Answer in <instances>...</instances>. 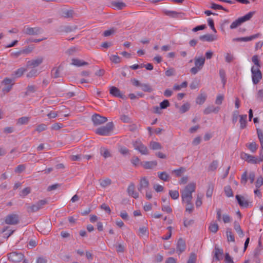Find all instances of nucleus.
<instances>
[{"label":"nucleus","instance_id":"nucleus-26","mask_svg":"<svg viewBox=\"0 0 263 263\" xmlns=\"http://www.w3.org/2000/svg\"><path fill=\"white\" fill-rule=\"evenodd\" d=\"M239 123H240V128L241 129H244L247 127V115H242L239 116Z\"/></svg>","mask_w":263,"mask_h":263},{"label":"nucleus","instance_id":"nucleus-53","mask_svg":"<svg viewBox=\"0 0 263 263\" xmlns=\"http://www.w3.org/2000/svg\"><path fill=\"white\" fill-rule=\"evenodd\" d=\"M248 180V173L247 171L243 173L241 177V183L245 185Z\"/></svg>","mask_w":263,"mask_h":263},{"label":"nucleus","instance_id":"nucleus-48","mask_svg":"<svg viewBox=\"0 0 263 263\" xmlns=\"http://www.w3.org/2000/svg\"><path fill=\"white\" fill-rule=\"evenodd\" d=\"M141 87H142V90L144 92H151L153 90L151 86L148 84H142Z\"/></svg>","mask_w":263,"mask_h":263},{"label":"nucleus","instance_id":"nucleus-42","mask_svg":"<svg viewBox=\"0 0 263 263\" xmlns=\"http://www.w3.org/2000/svg\"><path fill=\"white\" fill-rule=\"evenodd\" d=\"M30 118L28 117H23L19 118L17 120V123L20 125L26 124L29 121Z\"/></svg>","mask_w":263,"mask_h":263},{"label":"nucleus","instance_id":"nucleus-13","mask_svg":"<svg viewBox=\"0 0 263 263\" xmlns=\"http://www.w3.org/2000/svg\"><path fill=\"white\" fill-rule=\"evenodd\" d=\"M12 82V79L8 78H5L3 81L2 84H4L5 86L2 88V91L4 94L9 92L12 89L13 85Z\"/></svg>","mask_w":263,"mask_h":263},{"label":"nucleus","instance_id":"nucleus-28","mask_svg":"<svg viewBox=\"0 0 263 263\" xmlns=\"http://www.w3.org/2000/svg\"><path fill=\"white\" fill-rule=\"evenodd\" d=\"M63 69V67L60 65L58 67H54L51 70V74L54 78L60 77V71Z\"/></svg>","mask_w":263,"mask_h":263},{"label":"nucleus","instance_id":"nucleus-9","mask_svg":"<svg viewBox=\"0 0 263 263\" xmlns=\"http://www.w3.org/2000/svg\"><path fill=\"white\" fill-rule=\"evenodd\" d=\"M24 33L29 35H36L43 32V29L39 27L24 28L23 30Z\"/></svg>","mask_w":263,"mask_h":263},{"label":"nucleus","instance_id":"nucleus-56","mask_svg":"<svg viewBox=\"0 0 263 263\" xmlns=\"http://www.w3.org/2000/svg\"><path fill=\"white\" fill-rule=\"evenodd\" d=\"M110 60L116 64L119 63L121 62V58L117 55H112L110 57Z\"/></svg>","mask_w":263,"mask_h":263},{"label":"nucleus","instance_id":"nucleus-4","mask_svg":"<svg viewBox=\"0 0 263 263\" xmlns=\"http://www.w3.org/2000/svg\"><path fill=\"white\" fill-rule=\"evenodd\" d=\"M195 66L190 69L191 72L193 74H196L203 67L205 63V58L203 57H195L194 59Z\"/></svg>","mask_w":263,"mask_h":263},{"label":"nucleus","instance_id":"nucleus-55","mask_svg":"<svg viewBox=\"0 0 263 263\" xmlns=\"http://www.w3.org/2000/svg\"><path fill=\"white\" fill-rule=\"evenodd\" d=\"M185 171V168L181 167L179 169L174 170L173 171L172 173H175L177 177L180 176Z\"/></svg>","mask_w":263,"mask_h":263},{"label":"nucleus","instance_id":"nucleus-16","mask_svg":"<svg viewBox=\"0 0 263 263\" xmlns=\"http://www.w3.org/2000/svg\"><path fill=\"white\" fill-rule=\"evenodd\" d=\"M186 249V243L185 241L182 238H180L177 242V252L180 254L185 251Z\"/></svg>","mask_w":263,"mask_h":263},{"label":"nucleus","instance_id":"nucleus-2","mask_svg":"<svg viewBox=\"0 0 263 263\" xmlns=\"http://www.w3.org/2000/svg\"><path fill=\"white\" fill-rule=\"evenodd\" d=\"M114 123L112 122H108L105 126H101L96 130V133L99 135L107 136L114 129Z\"/></svg>","mask_w":263,"mask_h":263},{"label":"nucleus","instance_id":"nucleus-34","mask_svg":"<svg viewBox=\"0 0 263 263\" xmlns=\"http://www.w3.org/2000/svg\"><path fill=\"white\" fill-rule=\"evenodd\" d=\"M39 72H38V70L36 69L32 68L30 70L29 72H28L27 73L26 77L28 78H31L37 76L39 74Z\"/></svg>","mask_w":263,"mask_h":263},{"label":"nucleus","instance_id":"nucleus-58","mask_svg":"<svg viewBox=\"0 0 263 263\" xmlns=\"http://www.w3.org/2000/svg\"><path fill=\"white\" fill-rule=\"evenodd\" d=\"M263 185V177L259 176L257 178L256 181L255 182V186L256 188H259Z\"/></svg>","mask_w":263,"mask_h":263},{"label":"nucleus","instance_id":"nucleus-19","mask_svg":"<svg viewBox=\"0 0 263 263\" xmlns=\"http://www.w3.org/2000/svg\"><path fill=\"white\" fill-rule=\"evenodd\" d=\"M135 186L133 183H131L128 186L127 192L129 196L137 199L139 197V194L135 191Z\"/></svg>","mask_w":263,"mask_h":263},{"label":"nucleus","instance_id":"nucleus-59","mask_svg":"<svg viewBox=\"0 0 263 263\" xmlns=\"http://www.w3.org/2000/svg\"><path fill=\"white\" fill-rule=\"evenodd\" d=\"M239 116L238 111L235 110L233 111L232 114V122L233 124H235L237 122Z\"/></svg>","mask_w":263,"mask_h":263},{"label":"nucleus","instance_id":"nucleus-32","mask_svg":"<svg viewBox=\"0 0 263 263\" xmlns=\"http://www.w3.org/2000/svg\"><path fill=\"white\" fill-rule=\"evenodd\" d=\"M149 147L153 150L161 149L162 148V146L159 142L155 141L151 142Z\"/></svg>","mask_w":263,"mask_h":263},{"label":"nucleus","instance_id":"nucleus-12","mask_svg":"<svg viewBox=\"0 0 263 263\" xmlns=\"http://www.w3.org/2000/svg\"><path fill=\"white\" fill-rule=\"evenodd\" d=\"M94 125L98 126L102 124L107 121V118L100 116L99 114H95L91 117Z\"/></svg>","mask_w":263,"mask_h":263},{"label":"nucleus","instance_id":"nucleus-31","mask_svg":"<svg viewBox=\"0 0 263 263\" xmlns=\"http://www.w3.org/2000/svg\"><path fill=\"white\" fill-rule=\"evenodd\" d=\"M214 185L212 182H209L206 193V196L208 198L211 197L213 194Z\"/></svg>","mask_w":263,"mask_h":263},{"label":"nucleus","instance_id":"nucleus-23","mask_svg":"<svg viewBox=\"0 0 263 263\" xmlns=\"http://www.w3.org/2000/svg\"><path fill=\"white\" fill-rule=\"evenodd\" d=\"M140 164L145 169H152L157 165V162L156 161H144L140 162Z\"/></svg>","mask_w":263,"mask_h":263},{"label":"nucleus","instance_id":"nucleus-50","mask_svg":"<svg viewBox=\"0 0 263 263\" xmlns=\"http://www.w3.org/2000/svg\"><path fill=\"white\" fill-rule=\"evenodd\" d=\"M25 168H26V166L25 164H20V165H18L15 168L14 172L16 173L20 174V173H22L23 171H24Z\"/></svg>","mask_w":263,"mask_h":263},{"label":"nucleus","instance_id":"nucleus-30","mask_svg":"<svg viewBox=\"0 0 263 263\" xmlns=\"http://www.w3.org/2000/svg\"><path fill=\"white\" fill-rule=\"evenodd\" d=\"M158 176L160 179L164 181H168L170 176L165 172H158Z\"/></svg>","mask_w":263,"mask_h":263},{"label":"nucleus","instance_id":"nucleus-40","mask_svg":"<svg viewBox=\"0 0 263 263\" xmlns=\"http://www.w3.org/2000/svg\"><path fill=\"white\" fill-rule=\"evenodd\" d=\"M224 191L225 192L226 195L228 197H231L233 196V193L230 185L226 186L224 187Z\"/></svg>","mask_w":263,"mask_h":263},{"label":"nucleus","instance_id":"nucleus-6","mask_svg":"<svg viewBox=\"0 0 263 263\" xmlns=\"http://www.w3.org/2000/svg\"><path fill=\"white\" fill-rule=\"evenodd\" d=\"M252 79L254 84H258L262 79L261 72L258 67L253 66L251 68Z\"/></svg>","mask_w":263,"mask_h":263},{"label":"nucleus","instance_id":"nucleus-1","mask_svg":"<svg viewBox=\"0 0 263 263\" xmlns=\"http://www.w3.org/2000/svg\"><path fill=\"white\" fill-rule=\"evenodd\" d=\"M196 184L192 182L188 184L181 192L182 201L190 203L192 199V193L195 191Z\"/></svg>","mask_w":263,"mask_h":263},{"label":"nucleus","instance_id":"nucleus-27","mask_svg":"<svg viewBox=\"0 0 263 263\" xmlns=\"http://www.w3.org/2000/svg\"><path fill=\"white\" fill-rule=\"evenodd\" d=\"M234 228L240 237L242 238L244 237V233L242 230L239 223L236 221L234 222Z\"/></svg>","mask_w":263,"mask_h":263},{"label":"nucleus","instance_id":"nucleus-44","mask_svg":"<svg viewBox=\"0 0 263 263\" xmlns=\"http://www.w3.org/2000/svg\"><path fill=\"white\" fill-rule=\"evenodd\" d=\"M211 8L214 9V10H217V9L222 10L227 12H229L228 9L224 8L221 5H218V4H215L214 3H212L211 4Z\"/></svg>","mask_w":263,"mask_h":263},{"label":"nucleus","instance_id":"nucleus-10","mask_svg":"<svg viewBox=\"0 0 263 263\" xmlns=\"http://www.w3.org/2000/svg\"><path fill=\"white\" fill-rule=\"evenodd\" d=\"M240 157L242 159L247 161L248 163L252 164H257L259 163V159L254 156L249 154L242 152L240 154Z\"/></svg>","mask_w":263,"mask_h":263},{"label":"nucleus","instance_id":"nucleus-39","mask_svg":"<svg viewBox=\"0 0 263 263\" xmlns=\"http://www.w3.org/2000/svg\"><path fill=\"white\" fill-rule=\"evenodd\" d=\"M136 150L138 151L142 155H147L148 154L146 146L143 144H142L141 146L138 147V148Z\"/></svg>","mask_w":263,"mask_h":263},{"label":"nucleus","instance_id":"nucleus-64","mask_svg":"<svg viewBox=\"0 0 263 263\" xmlns=\"http://www.w3.org/2000/svg\"><path fill=\"white\" fill-rule=\"evenodd\" d=\"M196 260V256L195 253H192L189 257L187 263H195Z\"/></svg>","mask_w":263,"mask_h":263},{"label":"nucleus","instance_id":"nucleus-11","mask_svg":"<svg viewBox=\"0 0 263 263\" xmlns=\"http://www.w3.org/2000/svg\"><path fill=\"white\" fill-rule=\"evenodd\" d=\"M163 12L166 15L175 18L183 19L184 18L185 16V13L181 12H177L175 11L164 10Z\"/></svg>","mask_w":263,"mask_h":263},{"label":"nucleus","instance_id":"nucleus-35","mask_svg":"<svg viewBox=\"0 0 263 263\" xmlns=\"http://www.w3.org/2000/svg\"><path fill=\"white\" fill-rule=\"evenodd\" d=\"M74 14L72 10H67L62 12V16L65 18H72Z\"/></svg>","mask_w":263,"mask_h":263},{"label":"nucleus","instance_id":"nucleus-17","mask_svg":"<svg viewBox=\"0 0 263 263\" xmlns=\"http://www.w3.org/2000/svg\"><path fill=\"white\" fill-rule=\"evenodd\" d=\"M235 197L240 206L246 208L249 206V201L243 196L237 195Z\"/></svg>","mask_w":263,"mask_h":263},{"label":"nucleus","instance_id":"nucleus-25","mask_svg":"<svg viewBox=\"0 0 263 263\" xmlns=\"http://www.w3.org/2000/svg\"><path fill=\"white\" fill-rule=\"evenodd\" d=\"M199 39L202 41L213 42L216 40V37L213 34H206L200 35Z\"/></svg>","mask_w":263,"mask_h":263},{"label":"nucleus","instance_id":"nucleus-52","mask_svg":"<svg viewBox=\"0 0 263 263\" xmlns=\"http://www.w3.org/2000/svg\"><path fill=\"white\" fill-rule=\"evenodd\" d=\"M165 76L167 77H171L173 76H175L176 74V71L175 69L174 68H168L165 72Z\"/></svg>","mask_w":263,"mask_h":263},{"label":"nucleus","instance_id":"nucleus-41","mask_svg":"<svg viewBox=\"0 0 263 263\" xmlns=\"http://www.w3.org/2000/svg\"><path fill=\"white\" fill-rule=\"evenodd\" d=\"M248 148L250 150L252 153H255L257 150L258 145L255 142H251L247 145Z\"/></svg>","mask_w":263,"mask_h":263},{"label":"nucleus","instance_id":"nucleus-51","mask_svg":"<svg viewBox=\"0 0 263 263\" xmlns=\"http://www.w3.org/2000/svg\"><path fill=\"white\" fill-rule=\"evenodd\" d=\"M31 192V189L29 187H27L24 189L20 193V195L22 197H25L29 194Z\"/></svg>","mask_w":263,"mask_h":263},{"label":"nucleus","instance_id":"nucleus-61","mask_svg":"<svg viewBox=\"0 0 263 263\" xmlns=\"http://www.w3.org/2000/svg\"><path fill=\"white\" fill-rule=\"evenodd\" d=\"M161 210L162 211L165 212L167 213H171L172 212V209L169 205V204L162 205Z\"/></svg>","mask_w":263,"mask_h":263},{"label":"nucleus","instance_id":"nucleus-49","mask_svg":"<svg viewBox=\"0 0 263 263\" xmlns=\"http://www.w3.org/2000/svg\"><path fill=\"white\" fill-rule=\"evenodd\" d=\"M139 235L140 236H146L148 234L147 229L145 227H142L139 229Z\"/></svg>","mask_w":263,"mask_h":263},{"label":"nucleus","instance_id":"nucleus-60","mask_svg":"<svg viewBox=\"0 0 263 263\" xmlns=\"http://www.w3.org/2000/svg\"><path fill=\"white\" fill-rule=\"evenodd\" d=\"M119 152L122 155H125L129 153V150L124 146H120L118 148Z\"/></svg>","mask_w":263,"mask_h":263},{"label":"nucleus","instance_id":"nucleus-45","mask_svg":"<svg viewBox=\"0 0 263 263\" xmlns=\"http://www.w3.org/2000/svg\"><path fill=\"white\" fill-rule=\"evenodd\" d=\"M111 183V181L109 178H107L103 180H100V185L103 187H105L109 185Z\"/></svg>","mask_w":263,"mask_h":263},{"label":"nucleus","instance_id":"nucleus-22","mask_svg":"<svg viewBox=\"0 0 263 263\" xmlns=\"http://www.w3.org/2000/svg\"><path fill=\"white\" fill-rule=\"evenodd\" d=\"M223 254V251L221 249H219L216 246L214 249V256L213 257V261H219L222 259L221 256Z\"/></svg>","mask_w":263,"mask_h":263},{"label":"nucleus","instance_id":"nucleus-36","mask_svg":"<svg viewBox=\"0 0 263 263\" xmlns=\"http://www.w3.org/2000/svg\"><path fill=\"white\" fill-rule=\"evenodd\" d=\"M100 153L101 155L105 158L111 157V154L108 150L104 147H101L100 148Z\"/></svg>","mask_w":263,"mask_h":263},{"label":"nucleus","instance_id":"nucleus-63","mask_svg":"<svg viewBox=\"0 0 263 263\" xmlns=\"http://www.w3.org/2000/svg\"><path fill=\"white\" fill-rule=\"evenodd\" d=\"M115 32H116V29L114 28H112L109 30H105L103 32V35L104 36H108L109 35L113 34L114 33H115Z\"/></svg>","mask_w":263,"mask_h":263},{"label":"nucleus","instance_id":"nucleus-38","mask_svg":"<svg viewBox=\"0 0 263 263\" xmlns=\"http://www.w3.org/2000/svg\"><path fill=\"white\" fill-rule=\"evenodd\" d=\"M226 233H227L228 241L234 242L235 241V237H234V235L232 233L231 229L228 228L227 230Z\"/></svg>","mask_w":263,"mask_h":263},{"label":"nucleus","instance_id":"nucleus-21","mask_svg":"<svg viewBox=\"0 0 263 263\" xmlns=\"http://www.w3.org/2000/svg\"><path fill=\"white\" fill-rule=\"evenodd\" d=\"M220 107L218 106H215L213 105H209L203 110V114L205 115H208L212 112L218 113Z\"/></svg>","mask_w":263,"mask_h":263},{"label":"nucleus","instance_id":"nucleus-57","mask_svg":"<svg viewBox=\"0 0 263 263\" xmlns=\"http://www.w3.org/2000/svg\"><path fill=\"white\" fill-rule=\"evenodd\" d=\"M36 89V87L34 85H29L27 88V91L25 92V95H28L29 93L34 92Z\"/></svg>","mask_w":263,"mask_h":263},{"label":"nucleus","instance_id":"nucleus-54","mask_svg":"<svg viewBox=\"0 0 263 263\" xmlns=\"http://www.w3.org/2000/svg\"><path fill=\"white\" fill-rule=\"evenodd\" d=\"M224 100V96L223 95L219 94L217 95L216 100L215 104L217 105H221Z\"/></svg>","mask_w":263,"mask_h":263},{"label":"nucleus","instance_id":"nucleus-47","mask_svg":"<svg viewBox=\"0 0 263 263\" xmlns=\"http://www.w3.org/2000/svg\"><path fill=\"white\" fill-rule=\"evenodd\" d=\"M169 195L173 199H177L179 198V194L177 191L170 190L169 191Z\"/></svg>","mask_w":263,"mask_h":263},{"label":"nucleus","instance_id":"nucleus-14","mask_svg":"<svg viewBox=\"0 0 263 263\" xmlns=\"http://www.w3.org/2000/svg\"><path fill=\"white\" fill-rule=\"evenodd\" d=\"M44 58L42 57H39L35 59L31 60L27 62L26 66L27 68H35L40 65L43 62Z\"/></svg>","mask_w":263,"mask_h":263},{"label":"nucleus","instance_id":"nucleus-20","mask_svg":"<svg viewBox=\"0 0 263 263\" xmlns=\"http://www.w3.org/2000/svg\"><path fill=\"white\" fill-rule=\"evenodd\" d=\"M149 185V183L147 179L145 177H142L140 179V183L138 187V190L139 192H141L142 189L148 187Z\"/></svg>","mask_w":263,"mask_h":263},{"label":"nucleus","instance_id":"nucleus-8","mask_svg":"<svg viewBox=\"0 0 263 263\" xmlns=\"http://www.w3.org/2000/svg\"><path fill=\"white\" fill-rule=\"evenodd\" d=\"M19 216L16 214H10L5 217V222L7 224L15 225L19 223Z\"/></svg>","mask_w":263,"mask_h":263},{"label":"nucleus","instance_id":"nucleus-24","mask_svg":"<svg viewBox=\"0 0 263 263\" xmlns=\"http://www.w3.org/2000/svg\"><path fill=\"white\" fill-rule=\"evenodd\" d=\"M71 64L77 67H81L88 65V63L79 59L73 58L71 59Z\"/></svg>","mask_w":263,"mask_h":263},{"label":"nucleus","instance_id":"nucleus-37","mask_svg":"<svg viewBox=\"0 0 263 263\" xmlns=\"http://www.w3.org/2000/svg\"><path fill=\"white\" fill-rule=\"evenodd\" d=\"M218 165V161L217 160L213 161L209 165L208 167L209 171H214L217 169Z\"/></svg>","mask_w":263,"mask_h":263},{"label":"nucleus","instance_id":"nucleus-5","mask_svg":"<svg viewBox=\"0 0 263 263\" xmlns=\"http://www.w3.org/2000/svg\"><path fill=\"white\" fill-rule=\"evenodd\" d=\"M254 13V12H250L245 15L238 18L231 24L230 25V28H236L243 22L249 20L253 16Z\"/></svg>","mask_w":263,"mask_h":263},{"label":"nucleus","instance_id":"nucleus-29","mask_svg":"<svg viewBox=\"0 0 263 263\" xmlns=\"http://www.w3.org/2000/svg\"><path fill=\"white\" fill-rule=\"evenodd\" d=\"M27 70V69L24 67H21L17 69L16 71H15L12 76L15 78H20L21 77L24 73Z\"/></svg>","mask_w":263,"mask_h":263},{"label":"nucleus","instance_id":"nucleus-33","mask_svg":"<svg viewBox=\"0 0 263 263\" xmlns=\"http://www.w3.org/2000/svg\"><path fill=\"white\" fill-rule=\"evenodd\" d=\"M218 229H219V226H218V224L216 223V222H211V223L209 226V230L211 232L214 233H216L217 232V231L218 230Z\"/></svg>","mask_w":263,"mask_h":263},{"label":"nucleus","instance_id":"nucleus-3","mask_svg":"<svg viewBox=\"0 0 263 263\" xmlns=\"http://www.w3.org/2000/svg\"><path fill=\"white\" fill-rule=\"evenodd\" d=\"M47 203L46 200H41L35 204H30L29 203H26L25 206L26 208L27 212L28 213H34L38 211L42 208L43 206Z\"/></svg>","mask_w":263,"mask_h":263},{"label":"nucleus","instance_id":"nucleus-46","mask_svg":"<svg viewBox=\"0 0 263 263\" xmlns=\"http://www.w3.org/2000/svg\"><path fill=\"white\" fill-rule=\"evenodd\" d=\"M190 105L189 103H186L184 104L183 105H182L180 107L179 111L180 113L183 114V113L186 112L187 111H188L189 109H190Z\"/></svg>","mask_w":263,"mask_h":263},{"label":"nucleus","instance_id":"nucleus-15","mask_svg":"<svg viewBox=\"0 0 263 263\" xmlns=\"http://www.w3.org/2000/svg\"><path fill=\"white\" fill-rule=\"evenodd\" d=\"M109 93L114 97L120 98L122 99L126 98L125 95L121 93L120 89L115 86H111L110 87Z\"/></svg>","mask_w":263,"mask_h":263},{"label":"nucleus","instance_id":"nucleus-7","mask_svg":"<svg viewBox=\"0 0 263 263\" xmlns=\"http://www.w3.org/2000/svg\"><path fill=\"white\" fill-rule=\"evenodd\" d=\"M8 257L10 261L19 262L23 260L24 255L21 252H12L8 254Z\"/></svg>","mask_w":263,"mask_h":263},{"label":"nucleus","instance_id":"nucleus-18","mask_svg":"<svg viewBox=\"0 0 263 263\" xmlns=\"http://www.w3.org/2000/svg\"><path fill=\"white\" fill-rule=\"evenodd\" d=\"M259 35V33H257L250 36L234 38L233 39V41L238 42H249L258 37Z\"/></svg>","mask_w":263,"mask_h":263},{"label":"nucleus","instance_id":"nucleus-43","mask_svg":"<svg viewBox=\"0 0 263 263\" xmlns=\"http://www.w3.org/2000/svg\"><path fill=\"white\" fill-rule=\"evenodd\" d=\"M112 5L117 9L121 10L125 6V4L123 2H114L112 3Z\"/></svg>","mask_w":263,"mask_h":263},{"label":"nucleus","instance_id":"nucleus-62","mask_svg":"<svg viewBox=\"0 0 263 263\" xmlns=\"http://www.w3.org/2000/svg\"><path fill=\"white\" fill-rule=\"evenodd\" d=\"M170 105V103L167 100H164L160 103V108L165 109Z\"/></svg>","mask_w":263,"mask_h":263}]
</instances>
